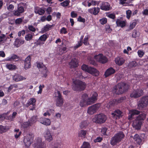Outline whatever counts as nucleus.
<instances>
[{
	"instance_id": "nucleus-56",
	"label": "nucleus",
	"mask_w": 148,
	"mask_h": 148,
	"mask_svg": "<svg viewBox=\"0 0 148 148\" xmlns=\"http://www.w3.org/2000/svg\"><path fill=\"white\" fill-rule=\"evenodd\" d=\"M12 34L11 33L9 35L6 36V38H7V42L8 41V43L10 42L11 41V39L10 38H13L12 36Z\"/></svg>"
},
{
	"instance_id": "nucleus-28",
	"label": "nucleus",
	"mask_w": 148,
	"mask_h": 148,
	"mask_svg": "<svg viewBox=\"0 0 148 148\" xmlns=\"http://www.w3.org/2000/svg\"><path fill=\"white\" fill-rule=\"evenodd\" d=\"M134 139L136 143L140 145L142 144V139L141 138V136H140L138 134H136L134 137Z\"/></svg>"
},
{
	"instance_id": "nucleus-7",
	"label": "nucleus",
	"mask_w": 148,
	"mask_h": 148,
	"mask_svg": "<svg viewBox=\"0 0 148 148\" xmlns=\"http://www.w3.org/2000/svg\"><path fill=\"white\" fill-rule=\"evenodd\" d=\"M55 98L56 104L57 106L60 107L63 105L64 103L63 99L60 91H58L57 92L55 93Z\"/></svg>"
},
{
	"instance_id": "nucleus-55",
	"label": "nucleus",
	"mask_w": 148,
	"mask_h": 148,
	"mask_svg": "<svg viewBox=\"0 0 148 148\" xmlns=\"http://www.w3.org/2000/svg\"><path fill=\"white\" fill-rule=\"evenodd\" d=\"M28 28L30 31L33 32H35L36 31L35 28L32 25H29Z\"/></svg>"
},
{
	"instance_id": "nucleus-17",
	"label": "nucleus",
	"mask_w": 148,
	"mask_h": 148,
	"mask_svg": "<svg viewBox=\"0 0 148 148\" xmlns=\"http://www.w3.org/2000/svg\"><path fill=\"white\" fill-rule=\"evenodd\" d=\"M44 135L46 140L47 141L50 142L53 140L52 135L49 129L47 130L44 134Z\"/></svg>"
},
{
	"instance_id": "nucleus-26",
	"label": "nucleus",
	"mask_w": 148,
	"mask_h": 148,
	"mask_svg": "<svg viewBox=\"0 0 148 148\" xmlns=\"http://www.w3.org/2000/svg\"><path fill=\"white\" fill-rule=\"evenodd\" d=\"M125 60L121 57H118L115 58L116 64L119 66H121L125 62Z\"/></svg>"
},
{
	"instance_id": "nucleus-6",
	"label": "nucleus",
	"mask_w": 148,
	"mask_h": 148,
	"mask_svg": "<svg viewBox=\"0 0 148 148\" xmlns=\"http://www.w3.org/2000/svg\"><path fill=\"white\" fill-rule=\"evenodd\" d=\"M148 105V96L142 97L138 102V107L139 110H142Z\"/></svg>"
},
{
	"instance_id": "nucleus-47",
	"label": "nucleus",
	"mask_w": 148,
	"mask_h": 148,
	"mask_svg": "<svg viewBox=\"0 0 148 148\" xmlns=\"http://www.w3.org/2000/svg\"><path fill=\"white\" fill-rule=\"evenodd\" d=\"M137 65V64L135 61H132L129 63V68H131L136 67Z\"/></svg>"
},
{
	"instance_id": "nucleus-18",
	"label": "nucleus",
	"mask_w": 148,
	"mask_h": 148,
	"mask_svg": "<svg viewBox=\"0 0 148 148\" xmlns=\"http://www.w3.org/2000/svg\"><path fill=\"white\" fill-rule=\"evenodd\" d=\"M142 122L141 121L137 120L136 119L134 120L132 123V125L136 129L139 130L140 129Z\"/></svg>"
},
{
	"instance_id": "nucleus-52",
	"label": "nucleus",
	"mask_w": 148,
	"mask_h": 148,
	"mask_svg": "<svg viewBox=\"0 0 148 148\" xmlns=\"http://www.w3.org/2000/svg\"><path fill=\"white\" fill-rule=\"evenodd\" d=\"M37 67L38 68H42L43 69L44 68V67H45V66L43 64V63L38 62H37Z\"/></svg>"
},
{
	"instance_id": "nucleus-35",
	"label": "nucleus",
	"mask_w": 148,
	"mask_h": 148,
	"mask_svg": "<svg viewBox=\"0 0 148 148\" xmlns=\"http://www.w3.org/2000/svg\"><path fill=\"white\" fill-rule=\"evenodd\" d=\"M7 42V38L5 35L2 33L0 30V44Z\"/></svg>"
},
{
	"instance_id": "nucleus-64",
	"label": "nucleus",
	"mask_w": 148,
	"mask_h": 148,
	"mask_svg": "<svg viewBox=\"0 0 148 148\" xmlns=\"http://www.w3.org/2000/svg\"><path fill=\"white\" fill-rule=\"evenodd\" d=\"M89 63L91 64L94 66H96L97 65L96 62L92 58H90L89 61Z\"/></svg>"
},
{
	"instance_id": "nucleus-63",
	"label": "nucleus",
	"mask_w": 148,
	"mask_h": 148,
	"mask_svg": "<svg viewBox=\"0 0 148 148\" xmlns=\"http://www.w3.org/2000/svg\"><path fill=\"white\" fill-rule=\"evenodd\" d=\"M137 24V23L136 21H134L132 23H130V28L131 29H134Z\"/></svg>"
},
{
	"instance_id": "nucleus-19",
	"label": "nucleus",
	"mask_w": 148,
	"mask_h": 148,
	"mask_svg": "<svg viewBox=\"0 0 148 148\" xmlns=\"http://www.w3.org/2000/svg\"><path fill=\"white\" fill-rule=\"evenodd\" d=\"M31 58L30 56H28L24 61V69L25 70L30 68L31 67Z\"/></svg>"
},
{
	"instance_id": "nucleus-8",
	"label": "nucleus",
	"mask_w": 148,
	"mask_h": 148,
	"mask_svg": "<svg viewBox=\"0 0 148 148\" xmlns=\"http://www.w3.org/2000/svg\"><path fill=\"white\" fill-rule=\"evenodd\" d=\"M101 106V103H97L89 107L87 111L88 113L90 114H94L98 110Z\"/></svg>"
},
{
	"instance_id": "nucleus-15",
	"label": "nucleus",
	"mask_w": 148,
	"mask_h": 148,
	"mask_svg": "<svg viewBox=\"0 0 148 148\" xmlns=\"http://www.w3.org/2000/svg\"><path fill=\"white\" fill-rule=\"evenodd\" d=\"M140 113V111L136 110H132L130 111L128 119L130 120H131L134 118V115H137Z\"/></svg>"
},
{
	"instance_id": "nucleus-29",
	"label": "nucleus",
	"mask_w": 148,
	"mask_h": 148,
	"mask_svg": "<svg viewBox=\"0 0 148 148\" xmlns=\"http://www.w3.org/2000/svg\"><path fill=\"white\" fill-rule=\"evenodd\" d=\"M25 41L21 38H16L15 41L14 45L16 47H18L21 45L23 44Z\"/></svg>"
},
{
	"instance_id": "nucleus-13",
	"label": "nucleus",
	"mask_w": 148,
	"mask_h": 148,
	"mask_svg": "<svg viewBox=\"0 0 148 148\" xmlns=\"http://www.w3.org/2000/svg\"><path fill=\"white\" fill-rule=\"evenodd\" d=\"M98 96V94L96 92H93L92 93L91 97L88 98V103L91 105L95 103L97 100Z\"/></svg>"
},
{
	"instance_id": "nucleus-24",
	"label": "nucleus",
	"mask_w": 148,
	"mask_h": 148,
	"mask_svg": "<svg viewBox=\"0 0 148 148\" xmlns=\"http://www.w3.org/2000/svg\"><path fill=\"white\" fill-rule=\"evenodd\" d=\"M37 142V144L35 148H45V143L42 142L41 138L38 139Z\"/></svg>"
},
{
	"instance_id": "nucleus-1",
	"label": "nucleus",
	"mask_w": 148,
	"mask_h": 148,
	"mask_svg": "<svg viewBox=\"0 0 148 148\" xmlns=\"http://www.w3.org/2000/svg\"><path fill=\"white\" fill-rule=\"evenodd\" d=\"M71 87L74 91L81 92L85 90L86 87V84L81 80L75 79L73 81Z\"/></svg>"
},
{
	"instance_id": "nucleus-44",
	"label": "nucleus",
	"mask_w": 148,
	"mask_h": 148,
	"mask_svg": "<svg viewBox=\"0 0 148 148\" xmlns=\"http://www.w3.org/2000/svg\"><path fill=\"white\" fill-rule=\"evenodd\" d=\"M81 148H90V145L89 143L88 142H84Z\"/></svg>"
},
{
	"instance_id": "nucleus-12",
	"label": "nucleus",
	"mask_w": 148,
	"mask_h": 148,
	"mask_svg": "<svg viewBox=\"0 0 148 148\" xmlns=\"http://www.w3.org/2000/svg\"><path fill=\"white\" fill-rule=\"evenodd\" d=\"M126 99L125 97H122L111 100L109 102V103L110 105L114 106L124 102Z\"/></svg>"
},
{
	"instance_id": "nucleus-11",
	"label": "nucleus",
	"mask_w": 148,
	"mask_h": 148,
	"mask_svg": "<svg viewBox=\"0 0 148 148\" xmlns=\"http://www.w3.org/2000/svg\"><path fill=\"white\" fill-rule=\"evenodd\" d=\"M143 90L141 89H137L133 90L130 94L131 97L136 98H138L143 95Z\"/></svg>"
},
{
	"instance_id": "nucleus-50",
	"label": "nucleus",
	"mask_w": 148,
	"mask_h": 148,
	"mask_svg": "<svg viewBox=\"0 0 148 148\" xmlns=\"http://www.w3.org/2000/svg\"><path fill=\"white\" fill-rule=\"evenodd\" d=\"M89 98V97H88V94L86 93H84L82 96V100L87 101Z\"/></svg>"
},
{
	"instance_id": "nucleus-45",
	"label": "nucleus",
	"mask_w": 148,
	"mask_h": 148,
	"mask_svg": "<svg viewBox=\"0 0 148 148\" xmlns=\"http://www.w3.org/2000/svg\"><path fill=\"white\" fill-rule=\"evenodd\" d=\"M48 71V69L46 67H44L42 71L41 74L43 75V77H46L47 76V73Z\"/></svg>"
},
{
	"instance_id": "nucleus-57",
	"label": "nucleus",
	"mask_w": 148,
	"mask_h": 148,
	"mask_svg": "<svg viewBox=\"0 0 148 148\" xmlns=\"http://www.w3.org/2000/svg\"><path fill=\"white\" fill-rule=\"evenodd\" d=\"M29 103L32 105L33 106H34L35 104L36 100L35 98H31L29 99Z\"/></svg>"
},
{
	"instance_id": "nucleus-27",
	"label": "nucleus",
	"mask_w": 148,
	"mask_h": 148,
	"mask_svg": "<svg viewBox=\"0 0 148 148\" xmlns=\"http://www.w3.org/2000/svg\"><path fill=\"white\" fill-rule=\"evenodd\" d=\"M40 120L41 123L45 125H49L51 124V121L49 119L42 118L40 119Z\"/></svg>"
},
{
	"instance_id": "nucleus-2",
	"label": "nucleus",
	"mask_w": 148,
	"mask_h": 148,
	"mask_svg": "<svg viewBox=\"0 0 148 148\" xmlns=\"http://www.w3.org/2000/svg\"><path fill=\"white\" fill-rule=\"evenodd\" d=\"M128 88V85L125 83L121 82L114 86V91L116 94L120 95L126 92Z\"/></svg>"
},
{
	"instance_id": "nucleus-36",
	"label": "nucleus",
	"mask_w": 148,
	"mask_h": 148,
	"mask_svg": "<svg viewBox=\"0 0 148 148\" xmlns=\"http://www.w3.org/2000/svg\"><path fill=\"white\" fill-rule=\"evenodd\" d=\"M54 26L53 24H52L51 25H50L49 24H47L42 29V31L43 32H46L48 31L49 30L51 29L52 27Z\"/></svg>"
},
{
	"instance_id": "nucleus-61",
	"label": "nucleus",
	"mask_w": 148,
	"mask_h": 148,
	"mask_svg": "<svg viewBox=\"0 0 148 148\" xmlns=\"http://www.w3.org/2000/svg\"><path fill=\"white\" fill-rule=\"evenodd\" d=\"M107 128L106 127H102L101 129V132L102 134L104 135H107L106 132Z\"/></svg>"
},
{
	"instance_id": "nucleus-23",
	"label": "nucleus",
	"mask_w": 148,
	"mask_h": 148,
	"mask_svg": "<svg viewBox=\"0 0 148 148\" xmlns=\"http://www.w3.org/2000/svg\"><path fill=\"white\" fill-rule=\"evenodd\" d=\"M34 12L36 14L40 15H43L45 12V11L43 8H40L36 6L34 8Z\"/></svg>"
},
{
	"instance_id": "nucleus-33",
	"label": "nucleus",
	"mask_w": 148,
	"mask_h": 148,
	"mask_svg": "<svg viewBox=\"0 0 148 148\" xmlns=\"http://www.w3.org/2000/svg\"><path fill=\"white\" fill-rule=\"evenodd\" d=\"M17 114V113L16 112H14L12 115H9L7 116L6 119L10 121H14V119L16 118Z\"/></svg>"
},
{
	"instance_id": "nucleus-60",
	"label": "nucleus",
	"mask_w": 148,
	"mask_h": 148,
	"mask_svg": "<svg viewBox=\"0 0 148 148\" xmlns=\"http://www.w3.org/2000/svg\"><path fill=\"white\" fill-rule=\"evenodd\" d=\"M139 35L138 34H137V31L136 30H133L132 36L134 38H136L139 36Z\"/></svg>"
},
{
	"instance_id": "nucleus-59",
	"label": "nucleus",
	"mask_w": 148,
	"mask_h": 148,
	"mask_svg": "<svg viewBox=\"0 0 148 148\" xmlns=\"http://www.w3.org/2000/svg\"><path fill=\"white\" fill-rule=\"evenodd\" d=\"M60 32L61 34H66L67 33L66 29L64 27L62 28L60 30Z\"/></svg>"
},
{
	"instance_id": "nucleus-9",
	"label": "nucleus",
	"mask_w": 148,
	"mask_h": 148,
	"mask_svg": "<svg viewBox=\"0 0 148 148\" xmlns=\"http://www.w3.org/2000/svg\"><path fill=\"white\" fill-rule=\"evenodd\" d=\"M94 58L97 61L101 64H105L108 61L107 58L102 53L95 55Z\"/></svg>"
},
{
	"instance_id": "nucleus-40",
	"label": "nucleus",
	"mask_w": 148,
	"mask_h": 148,
	"mask_svg": "<svg viewBox=\"0 0 148 148\" xmlns=\"http://www.w3.org/2000/svg\"><path fill=\"white\" fill-rule=\"evenodd\" d=\"M146 117V115L144 113H143L138 115L136 119L140 121H141V120H144L145 119Z\"/></svg>"
},
{
	"instance_id": "nucleus-54",
	"label": "nucleus",
	"mask_w": 148,
	"mask_h": 148,
	"mask_svg": "<svg viewBox=\"0 0 148 148\" xmlns=\"http://www.w3.org/2000/svg\"><path fill=\"white\" fill-rule=\"evenodd\" d=\"M126 14L127 18L129 19L130 18L132 14L131 11L130 10H128L126 11Z\"/></svg>"
},
{
	"instance_id": "nucleus-37",
	"label": "nucleus",
	"mask_w": 148,
	"mask_h": 148,
	"mask_svg": "<svg viewBox=\"0 0 148 148\" xmlns=\"http://www.w3.org/2000/svg\"><path fill=\"white\" fill-rule=\"evenodd\" d=\"M48 37V34H45L40 36L38 39L39 40H40L41 41L45 43V42L46 41Z\"/></svg>"
},
{
	"instance_id": "nucleus-62",
	"label": "nucleus",
	"mask_w": 148,
	"mask_h": 148,
	"mask_svg": "<svg viewBox=\"0 0 148 148\" xmlns=\"http://www.w3.org/2000/svg\"><path fill=\"white\" fill-rule=\"evenodd\" d=\"M100 23L102 25H104L106 23L107 19L106 18H103L99 20Z\"/></svg>"
},
{
	"instance_id": "nucleus-10",
	"label": "nucleus",
	"mask_w": 148,
	"mask_h": 148,
	"mask_svg": "<svg viewBox=\"0 0 148 148\" xmlns=\"http://www.w3.org/2000/svg\"><path fill=\"white\" fill-rule=\"evenodd\" d=\"M33 139V135L32 134H29L26 136L23 140V142L25 146L27 148L30 146Z\"/></svg>"
},
{
	"instance_id": "nucleus-16",
	"label": "nucleus",
	"mask_w": 148,
	"mask_h": 148,
	"mask_svg": "<svg viewBox=\"0 0 148 148\" xmlns=\"http://www.w3.org/2000/svg\"><path fill=\"white\" fill-rule=\"evenodd\" d=\"M110 5L107 2H103L100 6V8L103 10L107 11L109 10L110 9Z\"/></svg>"
},
{
	"instance_id": "nucleus-41",
	"label": "nucleus",
	"mask_w": 148,
	"mask_h": 148,
	"mask_svg": "<svg viewBox=\"0 0 148 148\" xmlns=\"http://www.w3.org/2000/svg\"><path fill=\"white\" fill-rule=\"evenodd\" d=\"M90 36L88 35L87 36H85L84 40V42L83 43L86 46H88L89 45V43L88 42V39L90 38Z\"/></svg>"
},
{
	"instance_id": "nucleus-39",
	"label": "nucleus",
	"mask_w": 148,
	"mask_h": 148,
	"mask_svg": "<svg viewBox=\"0 0 148 148\" xmlns=\"http://www.w3.org/2000/svg\"><path fill=\"white\" fill-rule=\"evenodd\" d=\"M88 99L87 101H84L82 100H81L80 102V106L81 107H85L86 106H87L89 105H90L91 104H89L88 103Z\"/></svg>"
},
{
	"instance_id": "nucleus-32",
	"label": "nucleus",
	"mask_w": 148,
	"mask_h": 148,
	"mask_svg": "<svg viewBox=\"0 0 148 148\" xmlns=\"http://www.w3.org/2000/svg\"><path fill=\"white\" fill-rule=\"evenodd\" d=\"M116 24L117 26L123 27L126 25L125 21H121V20L117 19L116 21Z\"/></svg>"
},
{
	"instance_id": "nucleus-30",
	"label": "nucleus",
	"mask_w": 148,
	"mask_h": 148,
	"mask_svg": "<svg viewBox=\"0 0 148 148\" xmlns=\"http://www.w3.org/2000/svg\"><path fill=\"white\" fill-rule=\"evenodd\" d=\"M13 79L16 82L24 80L26 79V78L25 77L18 74H15L13 76Z\"/></svg>"
},
{
	"instance_id": "nucleus-21",
	"label": "nucleus",
	"mask_w": 148,
	"mask_h": 148,
	"mask_svg": "<svg viewBox=\"0 0 148 148\" xmlns=\"http://www.w3.org/2000/svg\"><path fill=\"white\" fill-rule=\"evenodd\" d=\"M24 12V8L22 6L18 5L17 9L14 11L13 14L14 16H19L21 14Z\"/></svg>"
},
{
	"instance_id": "nucleus-48",
	"label": "nucleus",
	"mask_w": 148,
	"mask_h": 148,
	"mask_svg": "<svg viewBox=\"0 0 148 148\" xmlns=\"http://www.w3.org/2000/svg\"><path fill=\"white\" fill-rule=\"evenodd\" d=\"M70 2L69 0H66L60 3V5L63 7H65L68 6Z\"/></svg>"
},
{
	"instance_id": "nucleus-14",
	"label": "nucleus",
	"mask_w": 148,
	"mask_h": 148,
	"mask_svg": "<svg viewBox=\"0 0 148 148\" xmlns=\"http://www.w3.org/2000/svg\"><path fill=\"white\" fill-rule=\"evenodd\" d=\"M112 117L114 119H117L122 117L123 116V112L119 109L115 110L111 114Z\"/></svg>"
},
{
	"instance_id": "nucleus-34",
	"label": "nucleus",
	"mask_w": 148,
	"mask_h": 148,
	"mask_svg": "<svg viewBox=\"0 0 148 148\" xmlns=\"http://www.w3.org/2000/svg\"><path fill=\"white\" fill-rule=\"evenodd\" d=\"M88 122L86 121H82L79 123V126L82 129H85L88 126Z\"/></svg>"
},
{
	"instance_id": "nucleus-4",
	"label": "nucleus",
	"mask_w": 148,
	"mask_h": 148,
	"mask_svg": "<svg viewBox=\"0 0 148 148\" xmlns=\"http://www.w3.org/2000/svg\"><path fill=\"white\" fill-rule=\"evenodd\" d=\"M81 68L83 71L88 72L93 76H97L99 75V71L94 68L88 66L86 64H83Z\"/></svg>"
},
{
	"instance_id": "nucleus-38",
	"label": "nucleus",
	"mask_w": 148,
	"mask_h": 148,
	"mask_svg": "<svg viewBox=\"0 0 148 148\" xmlns=\"http://www.w3.org/2000/svg\"><path fill=\"white\" fill-rule=\"evenodd\" d=\"M9 129V127L8 126H3L2 125H0V133H2L5 132Z\"/></svg>"
},
{
	"instance_id": "nucleus-20",
	"label": "nucleus",
	"mask_w": 148,
	"mask_h": 148,
	"mask_svg": "<svg viewBox=\"0 0 148 148\" xmlns=\"http://www.w3.org/2000/svg\"><path fill=\"white\" fill-rule=\"evenodd\" d=\"M69 65L71 68H74L77 67L79 65L77 60L75 58H72L71 61L69 62Z\"/></svg>"
},
{
	"instance_id": "nucleus-49",
	"label": "nucleus",
	"mask_w": 148,
	"mask_h": 148,
	"mask_svg": "<svg viewBox=\"0 0 148 148\" xmlns=\"http://www.w3.org/2000/svg\"><path fill=\"white\" fill-rule=\"evenodd\" d=\"M33 37V35L28 34L26 35L25 37V38L27 41H30L32 39Z\"/></svg>"
},
{
	"instance_id": "nucleus-58",
	"label": "nucleus",
	"mask_w": 148,
	"mask_h": 148,
	"mask_svg": "<svg viewBox=\"0 0 148 148\" xmlns=\"http://www.w3.org/2000/svg\"><path fill=\"white\" fill-rule=\"evenodd\" d=\"M18 58L19 56H18L14 54L12 55L11 57L8 59V60L9 61H11L12 60H16Z\"/></svg>"
},
{
	"instance_id": "nucleus-5",
	"label": "nucleus",
	"mask_w": 148,
	"mask_h": 148,
	"mask_svg": "<svg viewBox=\"0 0 148 148\" xmlns=\"http://www.w3.org/2000/svg\"><path fill=\"white\" fill-rule=\"evenodd\" d=\"M107 119L106 116L101 113L95 115V117L93 118L92 121L97 123L101 124L104 123Z\"/></svg>"
},
{
	"instance_id": "nucleus-3",
	"label": "nucleus",
	"mask_w": 148,
	"mask_h": 148,
	"mask_svg": "<svg viewBox=\"0 0 148 148\" xmlns=\"http://www.w3.org/2000/svg\"><path fill=\"white\" fill-rule=\"evenodd\" d=\"M124 136L125 135L123 132L122 131L119 132L112 138L110 141L111 144L113 146L115 145L120 142Z\"/></svg>"
},
{
	"instance_id": "nucleus-46",
	"label": "nucleus",
	"mask_w": 148,
	"mask_h": 148,
	"mask_svg": "<svg viewBox=\"0 0 148 148\" xmlns=\"http://www.w3.org/2000/svg\"><path fill=\"white\" fill-rule=\"evenodd\" d=\"M31 125L28 121L27 122H24L22 125V127L24 128H26Z\"/></svg>"
},
{
	"instance_id": "nucleus-22",
	"label": "nucleus",
	"mask_w": 148,
	"mask_h": 148,
	"mask_svg": "<svg viewBox=\"0 0 148 148\" xmlns=\"http://www.w3.org/2000/svg\"><path fill=\"white\" fill-rule=\"evenodd\" d=\"M116 71L112 67H110L106 70L105 72L104 75L106 77L114 73Z\"/></svg>"
},
{
	"instance_id": "nucleus-53",
	"label": "nucleus",
	"mask_w": 148,
	"mask_h": 148,
	"mask_svg": "<svg viewBox=\"0 0 148 148\" xmlns=\"http://www.w3.org/2000/svg\"><path fill=\"white\" fill-rule=\"evenodd\" d=\"M137 53L139 57L140 58L142 57L144 54L143 51L141 50H139L138 51Z\"/></svg>"
},
{
	"instance_id": "nucleus-42",
	"label": "nucleus",
	"mask_w": 148,
	"mask_h": 148,
	"mask_svg": "<svg viewBox=\"0 0 148 148\" xmlns=\"http://www.w3.org/2000/svg\"><path fill=\"white\" fill-rule=\"evenodd\" d=\"M37 119V116H33L31 119L29 120L28 121L31 125H32L36 121Z\"/></svg>"
},
{
	"instance_id": "nucleus-43",
	"label": "nucleus",
	"mask_w": 148,
	"mask_h": 148,
	"mask_svg": "<svg viewBox=\"0 0 148 148\" xmlns=\"http://www.w3.org/2000/svg\"><path fill=\"white\" fill-rule=\"evenodd\" d=\"M6 66L7 69L11 70L15 69L16 68V66L15 65L12 64H7Z\"/></svg>"
},
{
	"instance_id": "nucleus-51",
	"label": "nucleus",
	"mask_w": 148,
	"mask_h": 148,
	"mask_svg": "<svg viewBox=\"0 0 148 148\" xmlns=\"http://www.w3.org/2000/svg\"><path fill=\"white\" fill-rule=\"evenodd\" d=\"M23 18V17H22L16 19L15 21V23L16 24H21L22 22Z\"/></svg>"
},
{
	"instance_id": "nucleus-25",
	"label": "nucleus",
	"mask_w": 148,
	"mask_h": 148,
	"mask_svg": "<svg viewBox=\"0 0 148 148\" xmlns=\"http://www.w3.org/2000/svg\"><path fill=\"white\" fill-rule=\"evenodd\" d=\"M99 11L100 8H99L95 7L90 8L88 10V11L89 13L95 15H97Z\"/></svg>"
},
{
	"instance_id": "nucleus-31",
	"label": "nucleus",
	"mask_w": 148,
	"mask_h": 148,
	"mask_svg": "<svg viewBox=\"0 0 148 148\" xmlns=\"http://www.w3.org/2000/svg\"><path fill=\"white\" fill-rule=\"evenodd\" d=\"M87 133L86 130L82 129L78 132V137L82 139L86 137Z\"/></svg>"
}]
</instances>
